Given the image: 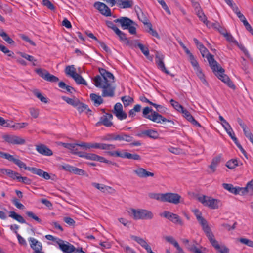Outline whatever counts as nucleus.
Wrapping results in <instances>:
<instances>
[{
    "label": "nucleus",
    "mask_w": 253,
    "mask_h": 253,
    "mask_svg": "<svg viewBox=\"0 0 253 253\" xmlns=\"http://www.w3.org/2000/svg\"><path fill=\"white\" fill-rule=\"evenodd\" d=\"M99 72L104 79V84H102L101 77L99 75H97L93 79L95 86L102 89V96L113 97L115 87L113 86L111 84L114 82V76L111 72L103 68H99Z\"/></svg>",
    "instance_id": "obj_1"
},
{
    "label": "nucleus",
    "mask_w": 253,
    "mask_h": 253,
    "mask_svg": "<svg viewBox=\"0 0 253 253\" xmlns=\"http://www.w3.org/2000/svg\"><path fill=\"white\" fill-rule=\"evenodd\" d=\"M206 58L210 67L218 78L226 84L229 87L235 89L236 88L235 85L230 80L229 77L224 74L225 70L214 59L213 55L211 54H208V56H206Z\"/></svg>",
    "instance_id": "obj_2"
},
{
    "label": "nucleus",
    "mask_w": 253,
    "mask_h": 253,
    "mask_svg": "<svg viewBox=\"0 0 253 253\" xmlns=\"http://www.w3.org/2000/svg\"><path fill=\"white\" fill-rule=\"evenodd\" d=\"M62 98L68 104L75 107L80 114L85 111L86 114L92 115V111L89 108L87 105L81 102L79 99L74 97L70 98L66 96H62Z\"/></svg>",
    "instance_id": "obj_3"
},
{
    "label": "nucleus",
    "mask_w": 253,
    "mask_h": 253,
    "mask_svg": "<svg viewBox=\"0 0 253 253\" xmlns=\"http://www.w3.org/2000/svg\"><path fill=\"white\" fill-rule=\"evenodd\" d=\"M131 212L134 220L138 219H151L153 218V213L149 211L144 209H130Z\"/></svg>",
    "instance_id": "obj_4"
},
{
    "label": "nucleus",
    "mask_w": 253,
    "mask_h": 253,
    "mask_svg": "<svg viewBox=\"0 0 253 253\" xmlns=\"http://www.w3.org/2000/svg\"><path fill=\"white\" fill-rule=\"evenodd\" d=\"M198 200L204 206H207L211 209H218L220 204V200L205 195L199 197Z\"/></svg>",
    "instance_id": "obj_5"
},
{
    "label": "nucleus",
    "mask_w": 253,
    "mask_h": 253,
    "mask_svg": "<svg viewBox=\"0 0 253 253\" xmlns=\"http://www.w3.org/2000/svg\"><path fill=\"white\" fill-rule=\"evenodd\" d=\"M143 116L153 122H159V118H162V115L155 111H153L151 108L146 107L143 109Z\"/></svg>",
    "instance_id": "obj_6"
},
{
    "label": "nucleus",
    "mask_w": 253,
    "mask_h": 253,
    "mask_svg": "<svg viewBox=\"0 0 253 253\" xmlns=\"http://www.w3.org/2000/svg\"><path fill=\"white\" fill-rule=\"evenodd\" d=\"M35 72L44 80L51 83H56L59 81V78L50 74L46 70L42 68H38L35 70Z\"/></svg>",
    "instance_id": "obj_7"
},
{
    "label": "nucleus",
    "mask_w": 253,
    "mask_h": 253,
    "mask_svg": "<svg viewBox=\"0 0 253 253\" xmlns=\"http://www.w3.org/2000/svg\"><path fill=\"white\" fill-rule=\"evenodd\" d=\"M2 138L9 144L23 145L26 143L25 139L17 135L4 134L2 135Z\"/></svg>",
    "instance_id": "obj_8"
},
{
    "label": "nucleus",
    "mask_w": 253,
    "mask_h": 253,
    "mask_svg": "<svg viewBox=\"0 0 253 253\" xmlns=\"http://www.w3.org/2000/svg\"><path fill=\"white\" fill-rule=\"evenodd\" d=\"M164 58L165 56L162 53L158 51H156L155 61L157 67L166 74L169 75L171 77H174V75L172 74H171L166 68L164 62Z\"/></svg>",
    "instance_id": "obj_9"
},
{
    "label": "nucleus",
    "mask_w": 253,
    "mask_h": 253,
    "mask_svg": "<svg viewBox=\"0 0 253 253\" xmlns=\"http://www.w3.org/2000/svg\"><path fill=\"white\" fill-rule=\"evenodd\" d=\"M160 216L164 217L175 224H178L181 226L183 225V222L179 215L173 213L168 211H164L160 214Z\"/></svg>",
    "instance_id": "obj_10"
},
{
    "label": "nucleus",
    "mask_w": 253,
    "mask_h": 253,
    "mask_svg": "<svg viewBox=\"0 0 253 253\" xmlns=\"http://www.w3.org/2000/svg\"><path fill=\"white\" fill-rule=\"evenodd\" d=\"M181 198V196L177 193H164L163 202H169L176 205L180 202Z\"/></svg>",
    "instance_id": "obj_11"
},
{
    "label": "nucleus",
    "mask_w": 253,
    "mask_h": 253,
    "mask_svg": "<svg viewBox=\"0 0 253 253\" xmlns=\"http://www.w3.org/2000/svg\"><path fill=\"white\" fill-rule=\"evenodd\" d=\"M56 243L58 245L59 249L63 253H71L75 251V247L68 242L58 239Z\"/></svg>",
    "instance_id": "obj_12"
},
{
    "label": "nucleus",
    "mask_w": 253,
    "mask_h": 253,
    "mask_svg": "<svg viewBox=\"0 0 253 253\" xmlns=\"http://www.w3.org/2000/svg\"><path fill=\"white\" fill-rule=\"evenodd\" d=\"M113 116L111 113H105L101 116L99 121L96 123V126H99L100 125H104L106 127H111L113 126V123L112 122Z\"/></svg>",
    "instance_id": "obj_13"
},
{
    "label": "nucleus",
    "mask_w": 253,
    "mask_h": 253,
    "mask_svg": "<svg viewBox=\"0 0 253 253\" xmlns=\"http://www.w3.org/2000/svg\"><path fill=\"white\" fill-rule=\"evenodd\" d=\"M94 7L97 9L101 14L105 16H110L111 15V10L103 3L96 2L94 4Z\"/></svg>",
    "instance_id": "obj_14"
},
{
    "label": "nucleus",
    "mask_w": 253,
    "mask_h": 253,
    "mask_svg": "<svg viewBox=\"0 0 253 253\" xmlns=\"http://www.w3.org/2000/svg\"><path fill=\"white\" fill-rule=\"evenodd\" d=\"M136 136L139 137H143L144 136H147L150 138L153 139H157L159 137V134L157 131L151 129L145 130L138 133L136 134Z\"/></svg>",
    "instance_id": "obj_15"
},
{
    "label": "nucleus",
    "mask_w": 253,
    "mask_h": 253,
    "mask_svg": "<svg viewBox=\"0 0 253 253\" xmlns=\"http://www.w3.org/2000/svg\"><path fill=\"white\" fill-rule=\"evenodd\" d=\"M30 242V247L34 250L33 253H44L42 252V246L41 242L33 238L28 239Z\"/></svg>",
    "instance_id": "obj_16"
},
{
    "label": "nucleus",
    "mask_w": 253,
    "mask_h": 253,
    "mask_svg": "<svg viewBox=\"0 0 253 253\" xmlns=\"http://www.w3.org/2000/svg\"><path fill=\"white\" fill-rule=\"evenodd\" d=\"M9 161L13 162L15 164L17 165L20 168H23L25 170H29L33 173L35 169V167H27L26 164L20 160L19 159L15 158L12 155L11 156Z\"/></svg>",
    "instance_id": "obj_17"
},
{
    "label": "nucleus",
    "mask_w": 253,
    "mask_h": 253,
    "mask_svg": "<svg viewBox=\"0 0 253 253\" xmlns=\"http://www.w3.org/2000/svg\"><path fill=\"white\" fill-rule=\"evenodd\" d=\"M36 147V150L42 155L48 156L53 155L52 150L44 144L37 145Z\"/></svg>",
    "instance_id": "obj_18"
},
{
    "label": "nucleus",
    "mask_w": 253,
    "mask_h": 253,
    "mask_svg": "<svg viewBox=\"0 0 253 253\" xmlns=\"http://www.w3.org/2000/svg\"><path fill=\"white\" fill-rule=\"evenodd\" d=\"M119 37L120 40L123 42L126 45L129 46H132L133 45V41H130L129 39L126 38V35L125 33L123 32L119 29L116 30L115 32Z\"/></svg>",
    "instance_id": "obj_19"
},
{
    "label": "nucleus",
    "mask_w": 253,
    "mask_h": 253,
    "mask_svg": "<svg viewBox=\"0 0 253 253\" xmlns=\"http://www.w3.org/2000/svg\"><path fill=\"white\" fill-rule=\"evenodd\" d=\"M183 117L186 118L189 122L191 123L193 125L198 127H201V125L198 123L194 118L192 116L190 112L186 109H184L181 112Z\"/></svg>",
    "instance_id": "obj_20"
},
{
    "label": "nucleus",
    "mask_w": 253,
    "mask_h": 253,
    "mask_svg": "<svg viewBox=\"0 0 253 253\" xmlns=\"http://www.w3.org/2000/svg\"><path fill=\"white\" fill-rule=\"evenodd\" d=\"M134 172L140 178H146L149 176L153 177L154 176V173L147 171L145 169L139 168L136 169L134 170Z\"/></svg>",
    "instance_id": "obj_21"
},
{
    "label": "nucleus",
    "mask_w": 253,
    "mask_h": 253,
    "mask_svg": "<svg viewBox=\"0 0 253 253\" xmlns=\"http://www.w3.org/2000/svg\"><path fill=\"white\" fill-rule=\"evenodd\" d=\"M222 160V154H220L214 157L211 161V165L208 167L210 169L211 172L214 173L216 171V168L220 163Z\"/></svg>",
    "instance_id": "obj_22"
},
{
    "label": "nucleus",
    "mask_w": 253,
    "mask_h": 253,
    "mask_svg": "<svg viewBox=\"0 0 253 253\" xmlns=\"http://www.w3.org/2000/svg\"><path fill=\"white\" fill-rule=\"evenodd\" d=\"M116 4L120 8L126 9L131 8L133 5V2L130 0H116Z\"/></svg>",
    "instance_id": "obj_23"
},
{
    "label": "nucleus",
    "mask_w": 253,
    "mask_h": 253,
    "mask_svg": "<svg viewBox=\"0 0 253 253\" xmlns=\"http://www.w3.org/2000/svg\"><path fill=\"white\" fill-rule=\"evenodd\" d=\"M222 187L231 193L235 195L239 194L242 190L241 187H235L232 184L223 183Z\"/></svg>",
    "instance_id": "obj_24"
},
{
    "label": "nucleus",
    "mask_w": 253,
    "mask_h": 253,
    "mask_svg": "<svg viewBox=\"0 0 253 253\" xmlns=\"http://www.w3.org/2000/svg\"><path fill=\"white\" fill-rule=\"evenodd\" d=\"M120 25L123 29H126L130 25H136L135 23L130 18L126 17H122Z\"/></svg>",
    "instance_id": "obj_25"
},
{
    "label": "nucleus",
    "mask_w": 253,
    "mask_h": 253,
    "mask_svg": "<svg viewBox=\"0 0 253 253\" xmlns=\"http://www.w3.org/2000/svg\"><path fill=\"white\" fill-rule=\"evenodd\" d=\"M131 47H138L144 55H148L149 51L148 47L145 46L143 44L138 42L137 40L133 41V45Z\"/></svg>",
    "instance_id": "obj_26"
},
{
    "label": "nucleus",
    "mask_w": 253,
    "mask_h": 253,
    "mask_svg": "<svg viewBox=\"0 0 253 253\" xmlns=\"http://www.w3.org/2000/svg\"><path fill=\"white\" fill-rule=\"evenodd\" d=\"M81 156L82 158H84L88 160L97 161L98 162H100V160L102 159L101 156L93 153H86L83 152V155Z\"/></svg>",
    "instance_id": "obj_27"
},
{
    "label": "nucleus",
    "mask_w": 253,
    "mask_h": 253,
    "mask_svg": "<svg viewBox=\"0 0 253 253\" xmlns=\"http://www.w3.org/2000/svg\"><path fill=\"white\" fill-rule=\"evenodd\" d=\"M91 100L93 102L95 106H98L103 102V99L101 96L95 93H91L90 95Z\"/></svg>",
    "instance_id": "obj_28"
},
{
    "label": "nucleus",
    "mask_w": 253,
    "mask_h": 253,
    "mask_svg": "<svg viewBox=\"0 0 253 253\" xmlns=\"http://www.w3.org/2000/svg\"><path fill=\"white\" fill-rule=\"evenodd\" d=\"M33 173L37 174L46 180H48L50 178V176L48 172L44 171L43 170L37 168H35Z\"/></svg>",
    "instance_id": "obj_29"
},
{
    "label": "nucleus",
    "mask_w": 253,
    "mask_h": 253,
    "mask_svg": "<svg viewBox=\"0 0 253 253\" xmlns=\"http://www.w3.org/2000/svg\"><path fill=\"white\" fill-rule=\"evenodd\" d=\"M9 216L17 220L21 223H26L27 225H30V224L26 223L25 220L21 215L18 214L14 211L9 212Z\"/></svg>",
    "instance_id": "obj_30"
},
{
    "label": "nucleus",
    "mask_w": 253,
    "mask_h": 253,
    "mask_svg": "<svg viewBox=\"0 0 253 253\" xmlns=\"http://www.w3.org/2000/svg\"><path fill=\"white\" fill-rule=\"evenodd\" d=\"M131 238L134 240L135 242L138 243L140 246H141L145 249L147 248L149 245L147 243V242L144 240L143 238L131 235L130 236Z\"/></svg>",
    "instance_id": "obj_31"
},
{
    "label": "nucleus",
    "mask_w": 253,
    "mask_h": 253,
    "mask_svg": "<svg viewBox=\"0 0 253 253\" xmlns=\"http://www.w3.org/2000/svg\"><path fill=\"white\" fill-rule=\"evenodd\" d=\"M219 120L222 122L221 125L228 134V133H231L233 131L229 124L224 119L222 116H219Z\"/></svg>",
    "instance_id": "obj_32"
},
{
    "label": "nucleus",
    "mask_w": 253,
    "mask_h": 253,
    "mask_svg": "<svg viewBox=\"0 0 253 253\" xmlns=\"http://www.w3.org/2000/svg\"><path fill=\"white\" fill-rule=\"evenodd\" d=\"M71 77L74 79L77 84L87 85L86 81L80 74L76 73L75 74L71 75Z\"/></svg>",
    "instance_id": "obj_33"
},
{
    "label": "nucleus",
    "mask_w": 253,
    "mask_h": 253,
    "mask_svg": "<svg viewBox=\"0 0 253 253\" xmlns=\"http://www.w3.org/2000/svg\"><path fill=\"white\" fill-rule=\"evenodd\" d=\"M116 146L114 144L97 143V149L105 150H110L115 149Z\"/></svg>",
    "instance_id": "obj_34"
},
{
    "label": "nucleus",
    "mask_w": 253,
    "mask_h": 253,
    "mask_svg": "<svg viewBox=\"0 0 253 253\" xmlns=\"http://www.w3.org/2000/svg\"><path fill=\"white\" fill-rule=\"evenodd\" d=\"M0 36L2 37L3 39L8 43L11 45L15 44V42L2 29L0 30Z\"/></svg>",
    "instance_id": "obj_35"
},
{
    "label": "nucleus",
    "mask_w": 253,
    "mask_h": 253,
    "mask_svg": "<svg viewBox=\"0 0 253 253\" xmlns=\"http://www.w3.org/2000/svg\"><path fill=\"white\" fill-rule=\"evenodd\" d=\"M196 13L200 20L203 21V22L205 23L207 26H209L210 22L207 20L206 15L203 12L201 8H199L198 10L196 11Z\"/></svg>",
    "instance_id": "obj_36"
},
{
    "label": "nucleus",
    "mask_w": 253,
    "mask_h": 253,
    "mask_svg": "<svg viewBox=\"0 0 253 253\" xmlns=\"http://www.w3.org/2000/svg\"><path fill=\"white\" fill-rule=\"evenodd\" d=\"M118 141H125L127 142H131L133 140L132 136L123 132L118 134Z\"/></svg>",
    "instance_id": "obj_37"
},
{
    "label": "nucleus",
    "mask_w": 253,
    "mask_h": 253,
    "mask_svg": "<svg viewBox=\"0 0 253 253\" xmlns=\"http://www.w3.org/2000/svg\"><path fill=\"white\" fill-rule=\"evenodd\" d=\"M60 88L65 89L67 92L72 93V91H75V89L73 87L67 85L64 82L60 81L58 84Z\"/></svg>",
    "instance_id": "obj_38"
},
{
    "label": "nucleus",
    "mask_w": 253,
    "mask_h": 253,
    "mask_svg": "<svg viewBox=\"0 0 253 253\" xmlns=\"http://www.w3.org/2000/svg\"><path fill=\"white\" fill-rule=\"evenodd\" d=\"M102 140L103 141H112V140H118L119 137L118 134L115 133H109L103 136L102 137Z\"/></svg>",
    "instance_id": "obj_39"
},
{
    "label": "nucleus",
    "mask_w": 253,
    "mask_h": 253,
    "mask_svg": "<svg viewBox=\"0 0 253 253\" xmlns=\"http://www.w3.org/2000/svg\"><path fill=\"white\" fill-rule=\"evenodd\" d=\"M123 158H127L134 160H140L141 157L137 154H131L128 152L123 153Z\"/></svg>",
    "instance_id": "obj_40"
},
{
    "label": "nucleus",
    "mask_w": 253,
    "mask_h": 253,
    "mask_svg": "<svg viewBox=\"0 0 253 253\" xmlns=\"http://www.w3.org/2000/svg\"><path fill=\"white\" fill-rule=\"evenodd\" d=\"M79 146L83 147L85 150L90 148L97 149V143H86L83 142L79 143Z\"/></svg>",
    "instance_id": "obj_41"
},
{
    "label": "nucleus",
    "mask_w": 253,
    "mask_h": 253,
    "mask_svg": "<svg viewBox=\"0 0 253 253\" xmlns=\"http://www.w3.org/2000/svg\"><path fill=\"white\" fill-rule=\"evenodd\" d=\"M238 162L237 159H232L227 162L225 166L229 169H233L236 166H238Z\"/></svg>",
    "instance_id": "obj_42"
},
{
    "label": "nucleus",
    "mask_w": 253,
    "mask_h": 253,
    "mask_svg": "<svg viewBox=\"0 0 253 253\" xmlns=\"http://www.w3.org/2000/svg\"><path fill=\"white\" fill-rule=\"evenodd\" d=\"M194 70L196 72V73L199 78L201 80V81L205 84H208V83L206 81L204 78V74L203 73L200 67H198L197 68H194Z\"/></svg>",
    "instance_id": "obj_43"
},
{
    "label": "nucleus",
    "mask_w": 253,
    "mask_h": 253,
    "mask_svg": "<svg viewBox=\"0 0 253 253\" xmlns=\"http://www.w3.org/2000/svg\"><path fill=\"white\" fill-rule=\"evenodd\" d=\"M92 185L97 188V189L100 190L101 192H105V191H107L108 189H111L112 188L110 186H106L103 184H100L97 183H92Z\"/></svg>",
    "instance_id": "obj_44"
},
{
    "label": "nucleus",
    "mask_w": 253,
    "mask_h": 253,
    "mask_svg": "<svg viewBox=\"0 0 253 253\" xmlns=\"http://www.w3.org/2000/svg\"><path fill=\"white\" fill-rule=\"evenodd\" d=\"M72 144L73 148L69 149L71 153L73 154L77 155L79 157H81V155H83V152L79 151L78 149L76 147L77 146H79V143H72Z\"/></svg>",
    "instance_id": "obj_45"
},
{
    "label": "nucleus",
    "mask_w": 253,
    "mask_h": 253,
    "mask_svg": "<svg viewBox=\"0 0 253 253\" xmlns=\"http://www.w3.org/2000/svg\"><path fill=\"white\" fill-rule=\"evenodd\" d=\"M121 100L123 102L125 107L128 106L129 104L133 102V98L129 96H124L122 97Z\"/></svg>",
    "instance_id": "obj_46"
},
{
    "label": "nucleus",
    "mask_w": 253,
    "mask_h": 253,
    "mask_svg": "<svg viewBox=\"0 0 253 253\" xmlns=\"http://www.w3.org/2000/svg\"><path fill=\"white\" fill-rule=\"evenodd\" d=\"M163 195L164 193H149L148 196L151 199H156L163 202Z\"/></svg>",
    "instance_id": "obj_47"
},
{
    "label": "nucleus",
    "mask_w": 253,
    "mask_h": 253,
    "mask_svg": "<svg viewBox=\"0 0 253 253\" xmlns=\"http://www.w3.org/2000/svg\"><path fill=\"white\" fill-rule=\"evenodd\" d=\"M71 173H73L78 175H87L84 170L74 166H73Z\"/></svg>",
    "instance_id": "obj_48"
},
{
    "label": "nucleus",
    "mask_w": 253,
    "mask_h": 253,
    "mask_svg": "<svg viewBox=\"0 0 253 253\" xmlns=\"http://www.w3.org/2000/svg\"><path fill=\"white\" fill-rule=\"evenodd\" d=\"M170 103L171 105L178 111L181 112L184 108V107L181 105L178 102L175 101L173 99H171L170 100Z\"/></svg>",
    "instance_id": "obj_49"
},
{
    "label": "nucleus",
    "mask_w": 253,
    "mask_h": 253,
    "mask_svg": "<svg viewBox=\"0 0 253 253\" xmlns=\"http://www.w3.org/2000/svg\"><path fill=\"white\" fill-rule=\"evenodd\" d=\"M7 175L13 180H18L20 174L9 169Z\"/></svg>",
    "instance_id": "obj_50"
},
{
    "label": "nucleus",
    "mask_w": 253,
    "mask_h": 253,
    "mask_svg": "<svg viewBox=\"0 0 253 253\" xmlns=\"http://www.w3.org/2000/svg\"><path fill=\"white\" fill-rule=\"evenodd\" d=\"M166 241L174 246V247H176L179 245L178 243L175 240V239L171 236H167L164 237Z\"/></svg>",
    "instance_id": "obj_51"
},
{
    "label": "nucleus",
    "mask_w": 253,
    "mask_h": 253,
    "mask_svg": "<svg viewBox=\"0 0 253 253\" xmlns=\"http://www.w3.org/2000/svg\"><path fill=\"white\" fill-rule=\"evenodd\" d=\"M203 230L205 232L206 236L208 238H210L211 237H213V234L212 233L211 228L209 226L208 224L202 228Z\"/></svg>",
    "instance_id": "obj_52"
},
{
    "label": "nucleus",
    "mask_w": 253,
    "mask_h": 253,
    "mask_svg": "<svg viewBox=\"0 0 253 253\" xmlns=\"http://www.w3.org/2000/svg\"><path fill=\"white\" fill-rule=\"evenodd\" d=\"M0 50L3 52L4 54H7L8 56L13 57L14 53L8 49L5 46L0 44Z\"/></svg>",
    "instance_id": "obj_53"
},
{
    "label": "nucleus",
    "mask_w": 253,
    "mask_h": 253,
    "mask_svg": "<svg viewBox=\"0 0 253 253\" xmlns=\"http://www.w3.org/2000/svg\"><path fill=\"white\" fill-rule=\"evenodd\" d=\"M42 4L43 6H46L51 10H54L55 9V7L53 4L49 0H42Z\"/></svg>",
    "instance_id": "obj_54"
},
{
    "label": "nucleus",
    "mask_w": 253,
    "mask_h": 253,
    "mask_svg": "<svg viewBox=\"0 0 253 253\" xmlns=\"http://www.w3.org/2000/svg\"><path fill=\"white\" fill-rule=\"evenodd\" d=\"M65 71L67 75H70V76H71V75L76 74L74 65L67 66L65 68Z\"/></svg>",
    "instance_id": "obj_55"
},
{
    "label": "nucleus",
    "mask_w": 253,
    "mask_h": 253,
    "mask_svg": "<svg viewBox=\"0 0 253 253\" xmlns=\"http://www.w3.org/2000/svg\"><path fill=\"white\" fill-rule=\"evenodd\" d=\"M242 190L241 191V193L242 194L247 192L249 190L253 191V182L252 181L249 182L247 183L246 187L245 188H242Z\"/></svg>",
    "instance_id": "obj_56"
},
{
    "label": "nucleus",
    "mask_w": 253,
    "mask_h": 253,
    "mask_svg": "<svg viewBox=\"0 0 253 253\" xmlns=\"http://www.w3.org/2000/svg\"><path fill=\"white\" fill-rule=\"evenodd\" d=\"M122 110H123V109L122 104L121 103L118 102L114 105V108L111 110V112L112 113L115 115Z\"/></svg>",
    "instance_id": "obj_57"
},
{
    "label": "nucleus",
    "mask_w": 253,
    "mask_h": 253,
    "mask_svg": "<svg viewBox=\"0 0 253 253\" xmlns=\"http://www.w3.org/2000/svg\"><path fill=\"white\" fill-rule=\"evenodd\" d=\"M26 214L30 218H31L38 222L39 223H41L42 220L37 216H36L33 212L28 211L26 212Z\"/></svg>",
    "instance_id": "obj_58"
},
{
    "label": "nucleus",
    "mask_w": 253,
    "mask_h": 253,
    "mask_svg": "<svg viewBox=\"0 0 253 253\" xmlns=\"http://www.w3.org/2000/svg\"><path fill=\"white\" fill-rule=\"evenodd\" d=\"M196 218L202 228L208 224L207 221L202 215H196Z\"/></svg>",
    "instance_id": "obj_59"
},
{
    "label": "nucleus",
    "mask_w": 253,
    "mask_h": 253,
    "mask_svg": "<svg viewBox=\"0 0 253 253\" xmlns=\"http://www.w3.org/2000/svg\"><path fill=\"white\" fill-rule=\"evenodd\" d=\"M239 241L245 245H247L248 246L253 248V241H251L247 238H241L239 239Z\"/></svg>",
    "instance_id": "obj_60"
},
{
    "label": "nucleus",
    "mask_w": 253,
    "mask_h": 253,
    "mask_svg": "<svg viewBox=\"0 0 253 253\" xmlns=\"http://www.w3.org/2000/svg\"><path fill=\"white\" fill-rule=\"evenodd\" d=\"M208 239L209 240L210 243L212 245V246L214 247L216 250L220 249V246L218 244V242L214 238V235L213 237H211Z\"/></svg>",
    "instance_id": "obj_61"
},
{
    "label": "nucleus",
    "mask_w": 253,
    "mask_h": 253,
    "mask_svg": "<svg viewBox=\"0 0 253 253\" xmlns=\"http://www.w3.org/2000/svg\"><path fill=\"white\" fill-rule=\"evenodd\" d=\"M19 54L23 58L26 59V60L30 61H37V60L34 58V57L31 55H28L25 53L24 52H19Z\"/></svg>",
    "instance_id": "obj_62"
},
{
    "label": "nucleus",
    "mask_w": 253,
    "mask_h": 253,
    "mask_svg": "<svg viewBox=\"0 0 253 253\" xmlns=\"http://www.w3.org/2000/svg\"><path fill=\"white\" fill-rule=\"evenodd\" d=\"M28 125L27 123H17L14 124L13 129L17 130L24 128Z\"/></svg>",
    "instance_id": "obj_63"
},
{
    "label": "nucleus",
    "mask_w": 253,
    "mask_h": 253,
    "mask_svg": "<svg viewBox=\"0 0 253 253\" xmlns=\"http://www.w3.org/2000/svg\"><path fill=\"white\" fill-rule=\"evenodd\" d=\"M153 106L156 108L157 110L156 112H157L158 113L159 112L160 113H164L166 112L167 108L163 106L158 105L156 103L153 104Z\"/></svg>",
    "instance_id": "obj_64"
}]
</instances>
